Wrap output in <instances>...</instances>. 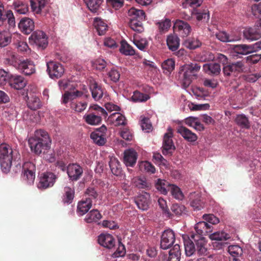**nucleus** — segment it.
<instances>
[{
	"label": "nucleus",
	"mask_w": 261,
	"mask_h": 261,
	"mask_svg": "<svg viewBox=\"0 0 261 261\" xmlns=\"http://www.w3.org/2000/svg\"><path fill=\"white\" fill-rule=\"evenodd\" d=\"M168 191H170L172 195L177 199L181 200L184 198L182 192L176 186L170 185Z\"/></svg>",
	"instance_id": "51"
},
{
	"label": "nucleus",
	"mask_w": 261,
	"mask_h": 261,
	"mask_svg": "<svg viewBox=\"0 0 261 261\" xmlns=\"http://www.w3.org/2000/svg\"><path fill=\"white\" fill-rule=\"evenodd\" d=\"M129 19L136 20H145V13L142 10L137 9L134 7L130 8L128 11Z\"/></svg>",
	"instance_id": "30"
},
{
	"label": "nucleus",
	"mask_w": 261,
	"mask_h": 261,
	"mask_svg": "<svg viewBox=\"0 0 261 261\" xmlns=\"http://www.w3.org/2000/svg\"><path fill=\"white\" fill-rule=\"evenodd\" d=\"M14 7L15 11L19 14H24L29 11L28 5L22 2H16Z\"/></svg>",
	"instance_id": "53"
},
{
	"label": "nucleus",
	"mask_w": 261,
	"mask_h": 261,
	"mask_svg": "<svg viewBox=\"0 0 261 261\" xmlns=\"http://www.w3.org/2000/svg\"><path fill=\"white\" fill-rule=\"evenodd\" d=\"M208 54H209V59L213 60L214 59H215L216 61L219 62L220 63L222 64L223 67L226 66V65H228L230 63L228 61V58L223 54H217L216 56L214 57L212 53H208Z\"/></svg>",
	"instance_id": "48"
},
{
	"label": "nucleus",
	"mask_w": 261,
	"mask_h": 261,
	"mask_svg": "<svg viewBox=\"0 0 261 261\" xmlns=\"http://www.w3.org/2000/svg\"><path fill=\"white\" fill-rule=\"evenodd\" d=\"M87 106L86 102L76 101L72 102L70 103V108L78 112H81L85 110Z\"/></svg>",
	"instance_id": "55"
},
{
	"label": "nucleus",
	"mask_w": 261,
	"mask_h": 261,
	"mask_svg": "<svg viewBox=\"0 0 261 261\" xmlns=\"http://www.w3.org/2000/svg\"><path fill=\"white\" fill-rule=\"evenodd\" d=\"M30 5L32 11L36 14L41 13L45 5V0H30Z\"/></svg>",
	"instance_id": "36"
},
{
	"label": "nucleus",
	"mask_w": 261,
	"mask_h": 261,
	"mask_svg": "<svg viewBox=\"0 0 261 261\" xmlns=\"http://www.w3.org/2000/svg\"><path fill=\"white\" fill-rule=\"evenodd\" d=\"M29 145L32 152L37 155L45 153L50 147L51 140L46 131L37 130L33 137L28 140Z\"/></svg>",
	"instance_id": "1"
},
{
	"label": "nucleus",
	"mask_w": 261,
	"mask_h": 261,
	"mask_svg": "<svg viewBox=\"0 0 261 261\" xmlns=\"http://www.w3.org/2000/svg\"><path fill=\"white\" fill-rule=\"evenodd\" d=\"M11 41V35L8 31L0 32V47H5Z\"/></svg>",
	"instance_id": "43"
},
{
	"label": "nucleus",
	"mask_w": 261,
	"mask_h": 261,
	"mask_svg": "<svg viewBox=\"0 0 261 261\" xmlns=\"http://www.w3.org/2000/svg\"><path fill=\"white\" fill-rule=\"evenodd\" d=\"M94 25L99 35H104L108 30V25L101 18H95L94 21Z\"/></svg>",
	"instance_id": "35"
},
{
	"label": "nucleus",
	"mask_w": 261,
	"mask_h": 261,
	"mask_svg": "<svg viewBox=\"0 0 261 261\" xmlns=\"http://www.w3.org/2000/svg\"><path fill=\"white\" fill-rule=\"evenodd\" d=\"M21 61H20L15 55H11L6 58L5 60V63L9 65L13 66L16 68H18Z\"/></svg>",
	"instance_id": "52"
},
{
	"label": "nucleus",
	"mask_w": 261,
	"mask_h": 261,
	"mask_svg": "<svg viewBox=\"0 0 261 261\" xmlns=\"http://www.w3.org/2000/svg\"><path fill=\"white\" fill-rule=\"evenodd\" d=\"M243 34L244 37L247 40H257L261 37V32L257 30L256 24L254 28H246L244 30Z\"/></svg>",
	"instance_id": "24"
},
{
	"label": "nucleus",
	"mask_w": 261,
	"mask_h": 261,
	"mask_svg": "<svg viewBox=\"0 0 261 261\" xmlns=\"http://www.w3.org/2000/svg\"><path fill=\"white\" fill-rule=\"evenodd\" d=\"M19 156L18 152L13 150L8 144H0V164L2 171L8 173L12 166V161H15Z\"/></svg>",
	"instance_id": "3"
},
{
	"label": "nucleus",
	"mask_w": 261,
	"mask_h": 261,
	"mask_svg": "<svg viewBox=\"0 0 261 261\" xmlns=\"http://www.w3.org/2000/svg\"><path fill=\"white\" fill-rule=\"evenodd\" d=\"M175 241V233L171 229H167L162 233L160 241V248L167 250L171 248Z\"/></svg>",
	"instance_id": "9"
},
{
	"label": "nucleus",
	"mask_w": 261,
	"mask_h": 261,
	"mask_svg": "<svg viewBox=\"0 0 261 261\" xmlns=\"http://www.w3.org/2000/svg\"><path fill=\"white\" fill-rule=\"evenodd\" d=\"M119 50L120 53L126 56H133L135 54V49L126 42L121 43Z\"/></svg>",
	"instance_id": "46"
},
{
	"label": "nucleus",
	"mask_w": 261,
	"mask_h": 261,
	"mask_svg": "<svg viewBox=\"0 0 261 261\" xmlns=\"http://www.w3.org/2000/svg\"><path fill=\"white\" fill-rule=\"evenodd\" d=\"M8 82L9 86L16 90H21L27 85V81L20 75L11 74L8 76Z\"/></svg>",
	"instance_id": "11"
},
{
	"label": "nucleus",
	"mask_w": 261,
	"mask_h": 261,
	"mask_svg": "<svg viewBox=\"0 0 261 261\" xmlns=\"http://www.w3.org/2000/svg\"><path fill=\"white\" fill-rule=\"evenodd\" d=\"M92 200L90 198L82 200L79 202L77 206V213L80 216H83L88 212L92 206Z\"/></svg>",
	"instance_id": "25"
},
{
	"label": "nucleus",
	"mask_w": 261,
	"mask_h": 261,
	"mask_svg": "<svg viewBox=\"0 0 261 261\" xmlns=\"http://www.w3.org/2000/svg\"><path fill=\"white\" fill-rule=\"evenodd\" d=\"M110 118L112 120L115 121L116 126L124 125L126 124L125 117L119 113H113Z\"/></svg>",
	"instance_id": "49"
},
{
	"label": "nucleus",
	"mask_w": 261,
	"mask_h": 261,
	"mask_svg": "<svg viewBox=\"0 0 261 261\" xmlns=\"http://www.w3.org/2000/svg\"><path fill=\"white\" fill-rule=\"evenodd\" d=\"M98 131H94L91 134V138L98 145H103L106 143L105 135H102Z\"/></svg>",
	"instance_id": "44"
},
{
	"label": "nucleus",
	"mask_w": 261,
	"mask_h": 261,
	"mask_svg": "<svg viewBox=\"0 0 261 261\" xmlns=\"http://www.w3.org/2000/svg\"><path fill=\"white\" fill-rule=\"evenodd\" d=\"M36 166L31 162H25L22 166V179L29 185L34 184L36 177Z\"/></svg>",
	"instance_id": "6"
},
{
	"label": "nucleus",
	"mask_w": 261,
	"mask_h": 261,
	"mask_svg": "<svg viewBox=\"0 0 261 261\" xmlns=\"http://www.w3.org/2000/svg\"><path fill=\"white\" fill-rule=\"evenodd\" d=\"M170 184L166 180L158 179L155 184V188L158 191H160L162 194H166L168 191Z\"/></svg>",
	"instance_id": "41"
},
{
	"label": "nucleus",
	"mask_w": 261,
	"mask_h": 261,
	"mask_svg": "<svg viewBox=\"0 0 261 261\" xmlns=\"http://www.w3.org/2000/svg\"><path fill=\"white\" fill-rule=\"evenodd\" d=\"M175 31L178 32L179 35L184 37L187 36L191 32V28L190 25L185 21L180 20H177L173 26Z\"/></svg>",
	"instance_id": "15"
},
{
	"label": "nucleus",
	"mask_w": 261,
	"mask_h": 261,
	"mask_svg": "<svg viewBox=\"0 0 261 261\" xmlns=\"http://www.w3.org/2000/svg\"><path fill=\"white\" fill-rule=\"evenodd\" d=\"M17 69L26 75H30L35 72L33 62L28 60L21 61Z\"/></svg>",
	"instance_id": "20"
},
{
	"label": "nucleus",
	"mask_w": 261,
	"mask_h": 261,
	"mask_svg": "<svg viewBox=\"0 0 261 261\" xmlns=\"http://www.w3.org/2000/svg\"><path fill=\"white\" fill-rule=\"evenodd\" d=\"M217 38L222 42H232L234 39L230 37L226 32L221 31L216 34Z\"/></svg>",
	"instance_id": "58"
},
{
	"label": "nucleus",
	"mask_w": 261,
	"mask_h": 261,
	"mask_svg": "<svg viewBox=\"0 0 261 261\" xmlns=\"http://www.w3.org/2000/svg\"><path fill=\"white\" fill-rule=\"evenodd\" d=\"M186 46L190 49H195L198 47H199L201 45V42L195 38L189 39L186 41Z\"/></svg>",
	"instance_id": "57"
},
{
	"label": "nucleus",
	"mask_w": 261,
	"mask_h": 261,
	"mask_svg": "<svg viewBox=\"0 0 261 261\" xmlns=\"http://www.w3.org/2000/svg\"><path fill=\"white\" fill-rule=\"evenodd\" d=\"M181 251L178 244H175L169 252L168 261H180Z\"/></svg>",
	"instance_id": "32"
},
{
	"label": "nucleus",
	"mask_w": 261,
	"mask_h": 261,
	"mask_svg": "<svg viewBox=\"0 0 261 261\" xmlns=\"http://www.w3.org/2000/svg\"><path fill=\"white\" fill-rule=\"evenodd\" d=\"M98 242L102 246L111 249L115 246V239L110 234H101L98 236Z\"/></svg>",
	"instance_id": "22"
},
{
	"label": "nucleus",
	"mask_w": 261,
	"mask_h": 261,
	"mask_svg": "<svg viewBox=\"0 0 261 261\" xmlns=\"http://www.w3.org/2000/svg\"><path fill=\"white\" fill-rule=\"evenodd\" d=\"M234 121L237 124L242 128L248 129L250 127L248 117L243 114L237 115Z\"/></svg>",
	"instance_id": "34"
},
{
	"label": "nucleus",
	"mask_w": 261,
	"mask_h": 261,
	"mask_svg": "<svg viewBox=\"0 0 261 261\" xmlns=\"http://www.w3.org/2000/svg\"><path fill=\"white\" fill-rule=\"evenodd\" d=\"M203 219L207 223H209L214 225L217 224L220 222L219 219L213 214H205L203 216Z\"/></svg>",
	"instance_id": "64"
},
{
	"label": "nucleus",
	"mask_w": 261,
	"mask_h": 261,
	"mask_svg": "<svg viewBox=\"0 0 261 261\" xmlns=\"http://www.w3.org/2000/svg\"><path fill=\"white\" fill-rule=\"evenodd\" d=\"M29 39L33 41L36 45L43 48L46 47L48 43L46 35L42 31L38 30L34 32Z\"/></svg>",
	"instance_id": "14"
},
{
	"label": "nucleus",
	"mask_w": 261,
	"mask_h": 261,
	"mask_svg": "<svg viewBox=\"0 0 261 261\" xmlns=\"http://www.w3.org/2000/svg\"><path fill=\"white\" fill-rule=\"evenodd\" d=\"M185 253L190 256L194 254L198 255H207L209 253L205 239L200 236H191L184 238Z\"/></svg>",
	"instance_id": "2"
},
{
	"label": "nucleus",
	"mask_w": 261,
	"mask_h": 261,
	"mask_svg": "<svg viewBox=\"0 0 261 261\" xmlns=\"http://www.w3.org/2000/svg\"><path fill=\"white\" fill-rule=\"evenodd\" d=\"M74 189L68 186L65 187L63 190V194L62 196V202L64 204H71L74 198Z\"/></svg>",
	"instance_id": "26"
},
{
	"label": "nucleus",
	"mask_w": 261,
	"mask_h": 261,
	"mask_svg": "<svg viewBox=\"0 0 261 261\" xmlns=\"http://www.w3.org/2000/svg\"><path fill=\"white\" fill-rule=\"evenodd\" d=\"M203 69L205 72L213 75H218L221 71L220 64L216 63L205 64L203 65Z\"/></svg>",
	"instance_id": "28"
},
{
	"label": "nucleus",
	"mask_w": 261,
	"mask_h": 261,
	"mask_svg": "<svg viewBox=\"0 0 261 261\" xmlns=\"http://www.w3.org/2000/svg\"><path fill=\"white\" fill-rule=\"evenodd\" d=\"M163 69L170 72L175 67V62L172 59H168L165 60L162 64Z\"/></svg>",
	"instance_id": "61"
},
{
	"label": "nucleus",
	"mask_w": 261,
	"mask_h": 261,
	"mask_svg": "<svg viewBox=\"0 0 261 261\" xmlns=\"http://www.w3.org/2000/svg\"><path fill=\"white\" fill-rule=\"evenodd\" d=\"M126 253L125 247L124 245L120 241H118V247L116 251L112 255L113 257H122L125 255Z\"/></svg>",
	"instance_id": "59"
},
{
	"label": "nucleus",
	"mask_w": 261,
	"mask_h": 261,
	"mask_svg": "<svg viewBox=\"0 0 261 261\" xmlns=\"http://www.w3.org/2000/svg\"><path fill=\"white\" fill-rule=\"evenodd\" d=\"M143 20H136L129 19V25L130 28L135 32L141 33L144 31L142 21Z\"/></svg>",
	"instance_id": "47"
},
{
	"label": "nucleus",
	"mask_w": 261,
	"mask_h": 261,
	"mask_svg": "<svg viewBox=\"0 0 261 261\" xmlns=\"http://www.w3.org/2000/svg\"><path fill=\"white\" fill-rule=\"evenodd\" d=\"M168 132L164 135L162 146V153L164 155H171L175 147L173 144L172 137L173 136L172 129L169 127Z\"/></svg>",
	"instance_id": "10"
},
{
	"label": "nucleus",
	"mask_w": 261,
	"mask_h": 261,
	"mask_svg": "<svg viewBox=\"0 0 261 261\" xmlns=\"http://www.w3.org/2000/svg\"><path fill=\"white\" fill-rule=\"evenodd\" d=\"M103 0H84L87 7L93 13H96Z\"/></svg>",
	"instance_id": "42"
},
{
	"label": "nucleus",
	"mask_w": 261,
	"mask_h": 261,
	"mask_svg": "<svg viewBox=\"0 0 261 261\" xmlns=\"http://www.w3.org/2000/svg\"><path fill=\"white\" fill-rule=\"evenodd\" d=\"M192 16L193 18H195L198 21L207 22L210 19L209 12L207 9L200 11L195 8L192 13Z\"/></svg>",
	"instance_id": "29"
},
{
	"label": "nucleus",
	"mask_w": 261,
	"mask_h": 261,
	"mask_svg": "<svg viewBox=\"0 0 261 261\" xmlns=\"http://www.w3.org/2000/svg\"><path fill=\"white\" fill-rule=\"evenodd\" d=\"M244 64L242 61L229 63L223 67V72L225 76H237L239 73L244 72Z\"/></svg>",
	"instance_id": "7"
},
{
	"label": "nucleus",
	"mask_w": 261,
	"mask_h": 261,
	"mask_svg": "<svg viewBox=\"0 0 261 261\" xmlns=\"http://www.w3.org/2000/svg\"><path fill=\"white\" fill-rule=\"evenodd\" d=\"M83 94V92L73 88L72 90L70 91H66L62 96V103L66 104L70 100H72L81 96Z\"/></svg>",
	"instance_id": "27"
},
{
	"label": "nucleus",
	"mask_w": 261,
	"mask_h": 261,
	"mask_svg": "<svg viewBox=\"0 0 261 261\" xmlns=\"http://www.w3.org/2000/svg\"><path fill=\"white\" fill-rule=\"evenodd\" d=\"M56 175L51 172H45L40 174L37 187L40 190H45L52 187L57 179Z\"/></svg>",
	"instance_id": "5"
},
{
	"label": "nucleus",
	"mask_w": 261,
	"mask_h": 261,
	"mask_svg": "<svg viewBox=\"0 0 261 261\" xmlns=\"http://www.w3.org/2000/svg\"><path fill=\"white\" fill-rule=\"evenodd\" d=\"M177 133L179 134L186 141L190 142H195L197 140V136L191 130L184 126H178L177 128Z\"/></svg>",
	"instance_id": "19"
},
{
	"label": "nucleus",
	"mask_w": 261,
	"mask_h": 261,
	"mask_svg": "<svg viewBox=\"0 0 261 261\" xmlns=\"http://www.w3.org/2000/svg\"><path fill=\"white\" fill-rule=\"evenodd\" d=\"M210 239L212 240H216L222 242L221 245L223 244V242L227 240L230 238L229 234L224 231H217L212 233L210 235Z\"/></svg>",
	"instance_id": "38"
},
{
	"label": "nucleus",
	"mask_w": 261,
	"mask_h": 261,
	"mask_svg": "<svg viewBox=\"0 0 261 261\" xmlns=\"http://www.w3.org/2000/svg\"><path fill=\"white\" fill-rule=\"evenodd\" d=\"M166 41L169 49L172 51L176 50L179 46V39L176 35H168Z\"/></svg>",
	"instance_id": "31"
},
{
	"label": "nucleus",
	"mask_w": 261,
	"mask_h": 261,
	"mask_svg": "<svg viewBox=\"0 0 261 261\" xmlns=\"http://www.w3.org/2000/svg\"><path fill=\"white\" fill-rule=\"evenodd\" d=\"M140 168L141 170L144 169L145 171L151 173H154L155 171L154 166L148 161L141 162L140 164Z\"/></svg>",
	"instance_id": "62"
},
{
	"label": "nucleus",
	"mask_w": 261,
	"mask_h": 261,
	"mask_svg": "<svg viewBox=\"0 0 261 261\" xmlns=\"http://www.w3.org/2000/svg\"><path fill=\"white\" fill-rule=\"evenodd\" d=\"M196 234H192L191 236H200L203 237L208 233L212 231V226L205 221H200L195 225Z\"/></svg>",
	"instance_id": "18"
},
{
	"label": "nucleus",
	"mask_w": 261,
	"mask_h": 261,
	"mask_svg": "<svg viewBox=\"0 0 261 261\" xmlns=\"http://www.w3.org/2000/svg\"><path fill=\"white\" fill-rule=\"evenodd\" d=\"M133 42L134 44L141 50L144 51L148 45V42L146 39L141 38L137 39H134Z\"/></svg>",
	"instance_id": "56"
},
{
	"label": "nucleus",
	"mask_w": 261,
	"mask_h": 261,
	"mask_svg": "<svg viewBox=\"0 0 261 261\" xmlns=\"http://www.w3.org/2000/svg\"><path fill=\"white\" fill-rule=\"evenodd\" d=\"M251 45L240 44L234 45L233 50L238 54L247 55L252 52Z\"/></svg>",
	"instance_id": "40"
},
{
	"label": "nucleus",
	"mask_w": 261,
	"mask_h": 261,
	"mask_svg": "<svg viewBox=\"0 0 261 261\" xmlns=\"http://www.w3.org/2000/svg\"><path fill=\"white\" fill-rule=\"evenodd\" d=\"M18 27L24 34H30L34 30V22L32 19L24 17L20 21Z\"/></svg>",
	"instance_id": "17"
},
{
	"label": "nucleus",
	"mask_w": 261,
	"mask_h": 261,
	"mask_svg": "<svg viewBox=\"0 0 261 261\" xmlns=\"http://www.w3.org/2000/svg\"><path fill=\"white\" fill-rule=\"evenodd\" d=\"M89 88L92 96L95 100H99L103 95V89L101 86L94 80L89 81Z\"/></svg>",
	"instance_id": "16"
},
{
	"label": "nucleus",
	"mask_w": 261,
	"mask_h": 261,
	"mask_svg": "<svg viewBox=\"0 0 261 261\" xmlns=\"http://www.w3.org/2000/svg\"><path fill=\"white\" fill-rule=\"evenodd\" d=\"M67 173L72 181H77L83 175V168L77 164H70L67 167Z\"/></svg>",
	"instance_id": "12"
},
{
	"label": "nucleus",
	"mask_w": 261,
	"mask_h": 261,
	"mask_svg": "<svg viewBox=\"0 0 261 261\" xmlns=\"http://www.w3.org/2000/svg\"><path fill=\"white\" fill-rule=\"evenodd\" d=\"M102 115L95 113L86 114L83 116V120L87 124L91 125H96L100 124L102 121Z\"/></svg>",
	"instance_id": "23"
},
{
	"label": "nucleus",
	"mask_w": 261,
	"mask_h": 261,
	"mask_svg": "<svg viewBox=\"0 0 261 261\" xmlns=\"http://www.w3.org/2000/svg\"><path fill=\"white\" fill-rule=\"evenodd\" d=\"M109 166L112 173L116 176H119L122 172V168L118 160L114 157L110 159Z\"/></svg>",
	"instance_id": "33"
},
{
	"label": "nucleus",
	"mask_w": 261,
	"mask_h": 261,
	"mask_svg": "<svg viewBox=\"0 0 261 261\" xmlns=\"http://www.w3.org/2000/svg\"><path fill=\"white\" fill-rule=\"evenodd\" d=\"M27 106L29 108L32 110H37L41 107V102L40 99L36 96H32L28 97Z\"/></svg>",
	"instance_id": "37"
},
{
	"label": "nucleus",
	"mask_w": 261,
	"mask_h": 261,
	"mask_svg": "<svg viewBox=\"0 0 261 261\" xmlns=\"http://www.w3.org/2000/svg\"><path fill=\"white\" fill-rule=\"evenodd\" d=\"M101 218V215L97 210L91 211L86 216L85 220L87 223H90L93 222H97Z\"/></svg>",
	"instance_id": "39"
},
{
	"label": "nucleus",
	"mask_w": 261,
	"mask_h": 261,
	"mask_svg": "<svg viewBox=\"0 0 261 261\" xmlns=\"http://www.w3.org/2000/svg\"><path fill=\"white\" fill-rule=\"evenodd\" d=\"M150 98L149 96L146 94H143L138 91L134 92L131 98L134 102H140L147 101Z\"/></svg>",
	"instance_id": "45"
},
{
	"label": "nucleus",
	"mask_w": 261,
	"mask_h": 261,
	"mask_svg": "<svg viewBox=\"0 0 261 261\" xmlns=\"http://www.w3.org/2000/svg\"><path fill=\"white\" fill-rule=\"evenodd\" d=\"M135 201L138 208L146 211L149 208L150 204V195L148 193L143 192L135 198Z\"/></svg>",
	"instance_id": "13"
},
{
	"label": "nucleus",
	"mask_w": 261,
	"mask_h": 261,
	"mask_svg": "<svg viewBox=\"0 0 261 261\" xmlns=\"http://www.w3.org/2000/svg\"><path fill=\"white\" fill-rule=\"evenodd\" d=\"M134 185L139 189H145L146 190H149L150 187V184L144 178L136 179L134 181Z\"/></svg>",
	"instance_id": "50"
},
{
	"label": "nucleus",
	"mask_w": 261,
	"mask_h": 261,
	"mask_svg": "<svg viewBox=\"0 0 261 261\" xmlns=\"http://www.w3.org/2000/svg\"><path fill=\"white\" fill-rule=\"evenodd\" d=\"M200 67L199 64L195 63L186 64L180 67L179 76L182 79V86L184 88L188 87L192 80L197 77Z\"/></svg>",
	"instance_id": "4"
},
{
	"label": "nucleus",
	"mask_w": 261,
	"mask_h": 261,
	"mask_svg": "<svg viewBox=\"0 0 261 261\" xmlns=\"http://www.w3.org/2000/svg\"><path fill=\"white\" fill-rule=\"evenodd\" d=\"M108 75L112 81L116 83L120 79V73L118 69L113 68L108 72Z\"/></svg>",
	"instance_id": "60"
},
{
	"label": "nucleus",
	"mask_w": 261,
	"mask_h": 261,
	"mask_svg": "<svg viewBox=\"0 0 261 261\" xmlns=\"http://www.w3.org/2000/svg\"><path fill=\"white\" fill-rule=\"evenodd\" d=\"M156 24L158 26L159 30L161 33L167 32L171 25V22L170 19H166L164 20L158 22Z\"/></svg>",
	"instance_id": "54"
},
{
	"label": "nucleus",
	"mask_w": 261,
	"mask_h": 261,
	"mask_svg": "<svg viewBox=\"0 0 261 261\" xmlns=\"http://www.w3.org/2000/svg\"><path fill=\"white\" fill-rule=\"evenodd\" d=\"M158 204L162 210L163 212L166 214L168 217H170L171 214L168 207L166 201L163 198L160 197L158 199Z\"/></svg>",
	"instance_id": "63"
},
{
	"label": "nucleus",
	"mask_w": 261,
	"mask_h": 261,
	"mask_svg": "<svg viewBox=\"0 0 261 261\" xmlns=\"http://www.w3.org/2000/svg\"><path fill=\"white\" fill-rule=\"evenodd\" d=\"M137 158V153L133 149H129L124 152V163L126 166L133 167L136 163Z\"/></svg>",
	"instance_id": "21"
},
{
	"label": "nucleus",
	"mask_w": 261,
	"mask_h": 261,
	"mask_svg": "<svg viewBox=\"0 0 261 261\" xmlns=\"http://www.w3.org/2000/svg\"><path fill=\"white\" fill-rule=\"evenodd\" d=\"M47 72L52 79L60 78L64 74L65 70L63 66L59 62L49 61L46 64Z\"/></svg>",
	"instance_id": "8"
}]
</instances>
